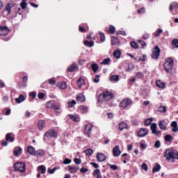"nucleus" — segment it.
<instances>
[{
	"label": "nucleus",
	"mask_w": 178,
	"mask_h": 178,
	"mask_svg": "<svg viewBox=\"0 0 178 178\" xmlns=\"http://www.w3.org/2000/svg\"><path fill=\"white\" fill-rule=\"evenodd\" d=\"M164 158H165L166 161H170V159L178 160V152H175L172 147L166 149L164 152Z\"/></svg>",
	"instance_id": "obj_1"
},
{
	"label": "nucleus",
	"mask_w": 178,
	"mask_h": 178,
	"mask_svg": "<svg viewBox=\"0 0 178 178\" xmlns=\"http://www.w3.org/2000/svg\"><path fill=\"white\" fill-rule=\"evenodd\" d=\"M115 98V95L113 93L106 91L99 95V102H104V101H111V99H113Z\"/></svg>",
	"instance_id": "obj_2"
},
{
	"label": "nucleus",
	"mask_w": 178,
	"mask_h": 178,
	"mask_svg": "<svg viewBox=\"0 0 178 178\" xmlns=\"http://www.w3.org/2000/svg\"><path fill=\"white\" fill-rule=\"evenodd\" d=\"M51 138H58V132L56 130L50 129L44 133L43 138L44 141L51 140Z\"/></svg>",
	"instance_id": "obj_3"
},
{
	"label": "nucleus",
	"mask_w": 178,
	"mask_h": 178,
	"mask_svg": "<svg viewBox=\"0 0 178 178\" xmlns=\"http://www.w3.org/2000/svg\"><path fill=\"white\" fill-rule=\"evenodd\" d=\"M173 58H168L166 60V62L163 65L164 70L167 73H172L173 70Z\"/></svg>",
	"instance_id": "obj_4"
},
{
	"label": "nucleus",
	"mask_w": 178,
	"mask_h": 178,
	"mask_svg": "<svg viewBox=\"0 0 178 178\" xmlns=\"http://www.w3.org/2000/svg\"><path fill=\"white\" fill-rule=\"evenodd\" d=\"M15 172H20L24 173L26 172V164L25 163L17 162L13 165Z\"/></svg>",
	"instance_id": "obj_5"
},
{
	"label": "nucleus",
	"mask_w": 178,
	"mask_h": 178,
	"mask_svg": "<svg viewBox=\"0 0 178 178\" xmlns=\"http://www.w3.org/2000/svg\"><path fill=\"white\" fill-rule=\"evenodd\" d=\"M154 49V51L152 53V58L153 59H159V55H161V49H159V47L156 46Z\"/></svg>",
	"instance_id": "obj_6"
},
{
	"label": "nucleus",
	"mask_w": 178,
	"mask_h": 178,
	"mask_svg": "<svg viewBox=\"0 0 178 178\" xmlns=\"http://www.w3.org/2000/svg\"><path fill=\"white\" fill-rule=\"evenodd\" d=\"M131 104V99H124L121 101L120 103V108H127Z\"/></svg>",
	"instance_id": "obj_7"
},
{
	"label": "nucleus",
	"mask_w": 178,
	"mask_h": 178,
	"mask_svg": "<svg viewBox=\"0 0 178 178\" xmlns=\"http://www.w3.org/2000/svg\"><path fill=\"white\" fill-rule=\"evenodd\" d=\"M148 134V129L145 128H141L138 131V137H145Z\"/></svg>",
	"instance_id": "obj_8"
},
{
	"label": "nucleus",
	"mask_w": 178,
	"mask_h": 178,
	"mask_svg": "<svg viewBox=\"0 0 178 178\" xmlns=\"http://www.w3.org/2000/svg\"><path fill=\"white\" fill-rule=\"evenodd\" d=\"M9 33V29L8 26H0V35H3L4 37L8 35Z\"/></svg>",
	"instance_id": "obj_9"
},
{
	"label": "nucleus",
	"mask_w": 178,
	"mask_h": 178,
	"mask_svg": "<svg viewBox=\"0 0 178 178\" xmlns=\"http://www.w3.org/2000/svg\"><path fill=\"white\" fill-rule=\"evenodd\" d=\"M159 127H160L161 130H166L168 127V123L165 120H160L159 122Z\"/></svg>",
	"instance_id": "obj_10"
},
{
	"label": "nucleus",
	"mask_w": 178,
	"mask_h": 178,
	"mask_svg": "<svg viewBox=\"0 0 178 178\" xmlns=\"http://www.w3.org/2000/svg\"><path fill=\"white\" fill-rule=\"evenodd\" d=\"M92 131V124H87L84 128V133L88 134V137H90V134H91V131Z\"/></svg>",
	"instance_id": "obj_11"
},
{
	"label": "nucleus",
	"mask_w": 178,
	"mask_h": 178,
	"mask_svg": "<svg viewBox=\"0 0 178 178\" xmlns=\"http://www.w3.org/2000/svg\"><path fill=\"white\" fill-rule=\"evenodd\" d=\"M122 154V151L119 148V145H116L113 149V156H119Z\"/></svg>",
	"instance_id": "obj_12"
},
{
	"label": "nucleus",
	"mask_w": 178,
	"mask_h": 178,
	"mask_svg": "<svg viewBox=\"0 0 178 178\" xmlns=\"http://www.w3.org/2000/svg\"><path fill=\"white\" fill-rule=\"evenodd\" d=\"M97 159L99 162H105L106 161V156L102 153H97Z\"/></svg>",
	"instance_id": "obj_13"
},
{
	"label": "nucleus",
	"mask_w": 178,
	"mask_h": 178,
	"mask_svg": "<svg viewBox=\"0 0 178 178\" xmlns=\"http://www.w3.org/2000/svg\"><path fill=\"white\" fill-rule=\"evenodd\" d=\"M15 6V3H8L6 6V10L8 12V15L12 13V8Z\"/></svg>",
	"instance_id": "obj_14"
},
{
	"label": "nucleus",
	"mask_w": 178,
	"mask_h": 178,
	"mask_svg": "<svg viewBox=\"0 0 178 178\" xmlns=\"http://www.w3.org/2000/svg\"><path fill=\"white\" fill-rule=\"evenodd\" d=\"M170 126L171 127H172V131H173V133L178 132L177 122L176 121L172 122Z\"/></svg>",
	"instance_id": "obj_15"
},
{
	"label": "nucleus",
	"mask_w": 178,
	"mask_h": 178,
	"mask_svg": "<svg viewBox=\"0 0 178 178\" xmlns=\"http://www.w3.org/2000/svg\"><path fill=\"white\" fill-rule=\"evenodd\" d=\"M84 84H86V81L83 78H79L76 81V85L78 86L79 88H81Z\"/></svg>",
	"instance_id": "obj_16"
},
{
	"label": "nucleus",
	"mask_w": 178,
	"mask_h": 178,
	"mask_svg": "<svg viewBox=\"0 0 178 178\" xmlns=\"http://www.w3.org/2000/svg\"><path fill=\"white\" fill-rule=\"evenodd\" d=\"M45 127V120H39L38 122V129L39 130H42L44 127Z\"/></svg>",
	"instance_id": "obj_17"
},
{
	"label": "nucleus",
	"mask_w": 178,
	"mask_h": 178,
	"mask_svg": "<svg viewBox=\"0 0 178 178\" xmlns=\"http://www.w3.org/2000/svg\"><path fill=\"white\" fill-rule=\"evenodd\" d=\"M150 129L152 130V134L158 135V131H156V129H157L156 123L152 124Z\"/></svg>",
	"instance_id": "obj_18"
},
{
	"label": "nucleus",
	"mask_w": 178,
	"mask_h": 178,
	"mask_svg": "<svg viewBox=\"0 0 178 178\" xmlns=\"http://www.w3.org/2000/svg\"><path fill=\"white\" fill-rule=\"evenodd\" d=\"M57 87H58V88H60L61 90H66V88H67V85L66 84V82L63 81L61 83H58L57 84Z\"/></svg>",
	"instance_id": "obj_19"
},
{
	"label": "nucleus",
	"mask_w": 178,
	"mask_h": 178,
	"mask_svg": "<svg viewBox=\"0 0 178 178\" xmlns=\"http://www.w3.org/2000/svg\"><path fill=\"white\" fill-rule=\"evenodd\" d=\"M6 141H10V143L15 141V138L12 137V134L8 133L6 135Z\"/></svg>",
	"instance_id": "obj_20"
},
{
	"label": "nucleus",
	"mask_w": 178,
	"mask_h": 178,
	"mask_svg": "<svg viewBox=\"0 0 178 178\" xmlns=\"http://www.w3.org/2000/svg\"><path fill=\"white\" fill-rule=\"evenodd\" d=\"M101 173V170L99 169L95 170L92 172L93 176H97V178H102V176L99 174ZM104 178H106V177H104Z\"/></svg>",
	"instance_id": "obj_21"
},
{
	"label": "nucleus",
	"mask_w": 178,
	"mask_h": 178,
	"mask_svg": "<svg viewBox=\"0 0 178 178\" xmlns=\"http://www.w3.org/2000/svg\"><path fill=\"white\" fill-rule=\"evenodd\" d=\"M124 129H129V125L125 122H120L119 124V129L122 131Z\"/></svg>",
	"instance_id": "obj_22"
},
{
	"label": "nucleus",
	"mask_w": 178,
	"mask_h": 178,
	"mask_svg": "<svg viewBox=\"0 0 178 178\" xmlns=\"http://www.w3.org/2000/svg\"><path fill=\"white\" fill-rule=\"evenodd\" d=\"M25 99L24 95H20L18 98L15 99V102H17V104H22Z\"/></svg>",
	"instance_id": "obj_23"
},
{
	"label": "nucleus",
	"mask_w": 178,
	"mask_h": 178,
	"mask_svg": "<svg viewBox=\"0 0 178 178\" xmlns=\"http://www.w3.org/2000/svg\"><path fill=\"white\" fill-rule=\"evenodd\" d=\"M27 152L30 154V155H33L35 154V149L33 146H29L27 147Z\"/></svg>",
	"instance_id": "obj_24"
},
{
	"label": "nucleus",
	"mask_w": 178,
	"mask_h": 178,
	"mask_svg": "<svg viewBox=\"0 0 178 178\" xmlns=\"http://www.w3.org/2000/svg\"><path fill=\"white\" fill-rule=\"evenodd\" d=\"M38 170H39V173L44 175L45 172H47V168H45V165H40L38 168Z\"/></svg>",
	"instance_id": "obj_25"
},
{
	"label": "nucleus",
	"mask_w": 178,
	"mask_h": 178,
	"mask_svg": "<svg viewBox=\"0 0 178 178\" xmlns=\"http://www.w3.org/2000/svg\"><path fill=\"white\" fill-rule=\"evenodd\" d=\"M68 170H70V173H76V170H79V167H72L71 165H68Z\"/></svg>",
	"instance_id": "obj_26"
},
{
	"label": "nucleus",
	"mask_w": 178,
	"mask_h": 178,
	"mask_svg": "<svg viewBox=\"0 0 178 178\" xmlns=\"http://www.w3.org/2000/svg\"><path fill=\"white\" fill-rule=\"evenodd\" d=\"M22 151V147H15L14 149L15 156H19V154H21Z\"/></svg>",
	"instance_id": "obj_27"
},
{
	"label": "nucleus",
	"mask_w": 178,
	"mask_h": 178,
	"mask_svg": "<svg viewBox=\"0 0 178 178\" xmlns=\"http://www.w3.org/2000/svg\"><path fill=\"white\" fill-rule=\"evenodd\" d=\"M76 101H79L80 102H84V101H86V97H84V95L83 94H79L76 97Z\"/></svg>",
	"instance_id": "obj_28"
},
{
	"label": "nucleus",
	"mask_w": 178,
	"mask_h": 178,
	"mask_svg": "<svg viewBox=\"0 0 178 178\" xmlns=\"http://www.w3.org/2000/svg\"><path fill=\"white\" fill-rule=\"evenodd\" d=\"M83 43L86 47H89L90 48H92V47H94V41L90 42L88 40H85Z\"/></svg>",
	"instance_id": "obj_29"
},
{
	"label": "nucleus",
	"mask_w": 178,
	"mask_h": 178,
	"mask_svg": "<svg viewBox=\"0 0 178 178\" xmlns=\"http://www.w3.org/2000/svg\"><path fill=\"white\" fill-rule=\"evenodd\" d=\"M83 152L86 154V156H91V155H92L94 151L92 150V149L89 148V149H86Z\"/></svg>",
	"instance_id": "obj_30"
},
{
	"label": "nucleus",
	"mask_w": 178,
	"mask_h": 178,
	"mask_svg": "<svg viewBox=\"0 0 178 178\" xmlns=\"http://www.w3.org/2000/svg\"><path fill=\"white\" fill-rule=\"evenodd\" d=\"M122 54V52L120 50H115L113 52V56L114 58H116L117 59H119L120 58V55Z\"/></svg>",
	"instance_id": "obj_31"
},
{
	"label": "nucleus",
	"mask_w": 178,
	"mask_h": 178,
	"mask_svg": "<svg viewBox=\"0 0 178 178\" xmlns=\"http://www.w3.org/2000/svg\"><path fill=\"white\" fill-rule=\"evenodd\" d=\"M69 118L71 119V120H73V122H80V118L76 115L70 114Z\"/></svg>",
	"instance_id": "obj_32"
},
{
	"label": "nucleus",
	"mask_w": 178,
	"mask_h": 178,
	"mask_svg": "<svg viewBox=\"0 0 178 178\" xmlns=\"http://www.w3.org/2000/svg\"><path fill=\"white\" fill-rule=\"evenodd\" d=\"M176 8H178V3L173 2L170 5L169 10L170 12H172L173 9H176Z\"/></svg>",
	"instance_id": "obj_33"
},
{
	"label": "nucleus",
	"mask_w": 178,
	"mask_h": 178,
	"mask_svg": "<svg viewBox=\"0 0 178 178\" xmlns=\"http://www.w3.org/2000/svg\"><path fill=\"white\" fill-rule=\"evenodd\" d=\"M156 86L159 87V88H165V83L161 82V81H157L156 82Z\"/></svg>",
	"instance_id": "obj_34"
},
{
	"label": "nucleus",
	"mask_w": 178,
	"mask_h": 178,
	"mask_svg": "<svg viewBox=\"0 0 178 178\" xmlns=\"http://www.w3.org/2000/svg\"><path fill=\"white\" fill-rule=\"evenodd\" d=\"M161 170V165L159 163L156 164V166L153 168L152 172L153 173H155L156 172H159Z\"/></svg>",
	"instance_id": "obj_35"
},
{
	"label": "nucleus",
	"mask_w": 178,
	"mask_h": 178,
	"mask_svg": "<svg viewBox=\"0 0 178 178\" xmlns=\"http://www.w3.org/2000/svg\"><path fill=\"white\" fill-rule=\"evenodd\" d=\"M77 70V67L76 66V64H72L70 66V67L67 69L69 72H73L74 70Z\"/></svg>",
	"instance_id": "obj_36"
},
{
	"label": "nucleus",
	"mask_w": 178,
	"mask_h": 178,
	"mask_svg": "<svg viewBox=\"0 0 178 178\" xmlns=\"http://www.w3.org/2000/svg\"><path fill=\"white\" fill-rule=\"evenodd\" d=\"M54 104H55V102H54L52 101H49V102H47L46 106H47V108H49V109H52V108H54Z\"/></svg>",
	"instance_id": "obj_37"
},
{
	"label": "nucleus",
	"mask_w": 178,
	"mask_h": 178,
	"mask_svg": "<svg viewBox=\"0 0 178 178\" xmlns=\"http://www.w3.org/2000/svg\"><path fill=\"white\" fill-rule=\"evenodd\" d=\"M111 81H119V75H112L110 76Z\"/></svg>",
	"instance_id": "obj_38"
},
{
	"label": "nucleus",
	"mask_w": 178,
	"mask_h": 178,
	"mask_svg": "<svg viewBox=\"0 0 178 178\" xmlns=\"http://www.w3.org/2000/svg\"><path fill=\"white\" fill-rule=\"evenodd\" d=\"M26 1L27 0H22L19 4V6L22 8V9H26L27 8V3H26Z\"/></svg>",
	"instance_id": "obj_39"
},
{
	"label": "nucleus",
	"mask_w": 178,
	"mask_h": 178,
	"mask_svg": "<svg viewBox=\"0 0 178 178\" xmlns=\"http://www.w3.org/2000/svg\"><path fill=\"white\" fill-rule=\"evenodd\" d=\"M158 111L160 112V113H165V112H166V106H161L159 107Z\"/></svg>",
	"instance_id": "obj_40"
},
{
	"label": "nucleus",
	"mask_w": 178,
	"mask_h": 178,
	"mask_svg": "<svg viewBox=\"0 0 178 178\" xmlns=\"http://www.w3.org/2000/svg\"><path fill=\"white\" fill-rule=\"evenodd\" d=\"M131 48H134V49H138V44L135 41H132L130 43Z\"/></svg>",
	"instance_id": "obj_41"
},
{
	"label": "nucleus",
	"mask_w": 178,
	"mask_h": 178,
	"mask_svg": "<svg viewBox=\"0 0 178 178\" xmlns=\"http://www.w3.org/2000/svg\"><path fill=\"white\" fill-rule=\"evenodd\" d=\"M172 136L170 134H167L164 136V140L165 141H166L167 143H170V141H172Z\"/></svg>",
	"instance_id": "obj_42"
},
{
	"label": "nucleus",
	"mask_w": 178,
	"mask_h": 178,
	"mask_svg": "<svg viewBox=\"0 0 178 178\" xmlns=\"http://www.w3.org/2000/svg\"><path fill=\"white\" fill-rule=\"evenodd\" d=\"M58 170V167H55L54 169L48 168L47 171L50 175H54L55 173V171Z\"/></svg>",
	"instance_id": "obj_43"
},
{
	"label": "nucleus",
	"mask_w": 178,
	"mask_h": 178,
	"mask_svg": "<svg viewBox=\"0 0 178 178\" xmlns=\"http://www.w3.org/2000/svg\"><path fill=\"white\" fill-rule=\"evenodd\" d=\"M91 67L93 72H98V65L97 64H92Z\"/></svg>",
	"instance_id": "obj_44"
},
{
	"label": "nucleus",
	"mask_w": 178,
	"mask_h": 178,
	"mask_svg": "<svg viewBox=\"0 0 178 178\" xmlns=\"http://www.w3.org/2000/svg\"><path fill=\"white\" fill-rule=\"evenodd\" d=\"M152 123V118H148L145 121V126H149Z\"/></svg>",
	"instance_id": "obj_45"
},
{
	"label": "nucleus",
	"mask_w": 178,
	"mask_h": 178,
	"mask_svg": "<svg viewBox=\"0 0 178 178\" xmlns=\"http://www.w3.org/2000/svg\"><path fill=\"white\" fill-rule=\"evenodd\" d=\"M172 45L175 47V48H178V40L177 39H173L172 41Z\"/></svg>",
	"instance_id": "obj_46"
},
{
	"label": "nucleus",
	"mask_w": 178,
	"mask_h": 178,
	"mask_svg": "<svg viewBox=\"0 0 178 178\" xmlns=\"http://www.w3.org/2000/svg\"><path fill=\"white\" fill-rule=\"evenodd\" d=\"M109 62H111V58H108L104 59L101 65H108Z\"/></svg>",
	"instance_id": "obj_47"
},
{
	"label": "nucleus",
	"mask_w": 178,
	"mask_h": 178,
	"mask_svg": "<svg viewBox=\"0 0 178 178\" xmlns=\"http://www.w3.org/2000/svg\"><path fill=\"white\" fill-rule=\"evenodd\" d=\"M162 33H163V31L161 29H159L157 32L154 33V37H159Z\"/></svg>",
	"instance_id": "obj_48"
},
{
	"label": "nucleus",
	"mask_w": 178,
	"mask_h": 178,
	"mask_svg": "<svg viewBox=\"0 0 178 178\" xmlns=\"http://www.w3.org/2000/svg\"><path fill=\"white\" fill-rule=\"evenodd\" d=\"M74 105H76L75 100H72V101L68 102V107L69 108H73V106H74Z\"/></svg>",
	"instance_id": "obj_49"
},
{
	"label": "nucleus",
	"mask_w": 178,
	"mask_h": 178,
	"mask_svg": "<svg viewBox=\"0 0 178 178\" xmlns=\"http://www.w3.org/2000/svg\"><path fill=\"white\" fill-rule=\"evenodd\" d=\"M52 109H54V111H59V109H60V106L54 103Z\"/></svg>",
	"instance_id": "obj_50"
},
{
	"label": "nucleus",
	"mask_w": 178,
	"mask_h": 178,
	"mask_svg": "<svg viewBox=\"0 0 178 178\" xmlns=\"http://www.w3.org/2000/svg\"><path fill=\"white\" fill-rule=\"evenodd\" d=\"M99 35H100V41L104 42V41H105V34H104V33L102 32H100Z\"/></svg>",
	"instance_id": "obj_51"
},
{
	"label": "nucleus",
	"mask_w": 178,
	"mask_h": 178,
	"mask_svg": "<svg viewBox=\"0 0 178 178\" xmlns=\"http://www.w3.org/2000/svg\"><path fill=\"white\" fill-rule=\"evenodd\" d=\"M115 26L111 25L110 27H109V31H110V33L111 34H115Z\"/></svg>",
	"instance_id": "obj_52"
},
{
	"label": "nucleus",
	"mask_w": 178,
	"mask_h": 178,
	"mask_svg": "<svg viewBox=\"0 0 178 178\" xmlns=\"http://www.w3.org/2000/svg\"><path fill=\"white\" fill-rule=\"evenodd\" d=\"M64 165H69V163H72V159H65L64 161H63V163Z\"/></svg>",
	"instance_id": "obj_53"
},
{
	"label": "nucleus",
	"mask_w": 178,
	"mask_h": 178,
	"mask_svg": "<svg viewBox=\"0 0 178 178\" xmlns=\"http://www.w3.org/2000/svg\"><path fill=\"white\" fill-rule=\"evenodd\" d=\"M38 97L39 99H44V98H45V94H44L42 92H40V93H38Z\"/></svg>",
	"instance_id": "obj_54"
},
{
	"label": "nucleus",
	"mask_w": 178,
	"mask_h": 178,
	"mask_svg": "<svg viewBox=\"0 0 178 178\" xmlns=\"http://www.w3.org/2000/svg\"><path fill=\"white\" fill-rule=\"evenodd\" d=\"M118 42H119V40L116 38H115L111 40L112 45H116V44H118Z\"/></svg>",
	"instance_id": "obj_55"
},
{
	"label": "nucleus",
	"mask_w": 178,
	"mask_h": 178,
	"mask_svg": "<svg viewBox=\"0 0 178 178\" xmlns=\"http://www.w3.org/2000/svg\"><path fill=\"white\" fill-rule=\"evenodd\" d=\"M136 77L138 79H143V77H144V74H143V72H137L136 73Z\"/></svg>",
	"instance_id": "obj_56"
},
{
	"label": "nucleus",
	"mask_w": 178,
	"mask_h": 178,
	"mask_svg": "<svg viewBox=\"0 0 178 178\" xmlns=\"http://www.w3.org/2000/svg\"><path fill=\"white\" fill-rule=\"evenodd\" d=\"M49 84H51L52 86H55V84H56V81H55V79H50L49 80Z\"/></svg>",
	"instance_id": "obj_57"
},
{
	"label": "nucleus",
	"mask_w": 178,
	"mask_h": 178,
	"mask_svg": "<svg viewBox=\"0 0 178 178\" xmlns=\"http://www.w3.org/2000/svg\"><path fill=\"white\" fill-rule=\"evenodd\" d=\"M154 147L155 148H159L161 147V141L159 140L156 141L154 144Z\"/></svg>",
	"instance_id": "obj_58"
},
{
	"label": "nucleus",
	"mask_w": 178,
	"mask_h": 178,
	"mask_svg": "<svg viewBox=\"0 0 178 178\" xmlns=\"http://www.w3.org/2000/svg\"><path fill=\"white\" fill-rule=\"evenodd\" d=\"M142 169H143V170H145L147 172V170H148V166L147 165V164L145 163H143L142 164Z\"/></svg>",
	"instance_id": "obj_59"
},
{
	"label": "nucleus",
	"mask_w": 178,
	"mask_h": 178,
	"mask_svg": "<svg viewBox=\"0 0 178 178\" xmlns=\"http://www.w3.org/2000/svg\"><path fill=\"white\" fill-rule=\"evenodd\" d=\"M90 165H92L95 169H98V168H99V165H98L97 163L90 162Z\"/></svg>",
	"instance_id": "obj_60"
},
{
	"label": "nucleus",
	"mask_w": 178,
	"mask_h": 178,
	"mask_svg": "<svg viewBox=\"0 0 178 178\" xmlns=\"http://www.w3.org/2000/svg\"><path fill=\"white\" fill-rule=\"evenodd\" d=\"M88 171V168H86L84 167H83L80 170L81 173H87Z\"/></svg>",
	"instance_id": "obj_61"
},
{
	"label": "nucleus",
	"mask_w": 178,
	"mask_h": 178,
	"mask_svg": "<svg viewBox=\"0 0 178 178\" xmlns=\"http://www.w3.org/2000/svg\"><path fill=\"white\" fill-rule=\"evenodd\" d=\"M110 168L113 169V170H118V169H119V167L116 165H110Z\"/></svg>",
	"instance_id": "obj_62"
},
{
	"label": "nucleus",
	"mask_w": 178,
	"mask_h": 178,
	"mask_svg": "<svg viewBox=\"0 0 178 178\" xmlns=\"http://www.w3.org/2000/svg\"><path fill=\"white\" fill-rule=\"evenodd\" d=\"M74 163L76 164V165H80V163H81V160L80 159H74Z\"/></svg>",
	"instance_id": "obj_63"
},
{
	"label": "nucleus",
	"mask_w": 178,
	"mask_h": 178,
	"mask_svg": "<svg viewBox=\"0 0 178 178\" xmlns=\"http://www.w3.org/2000/svg\"><path fill=\"white\" fill-rule=\"evenodd\" d=\"M30 97H32L33 99L35 98V97H37V94L35 93V92H31L29 93Z\"/></svg>",
	"instance_id": "obj_64"
}]
</instances>
